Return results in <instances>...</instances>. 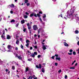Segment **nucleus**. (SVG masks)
<instances>
[{
    "label": "nucleus",
    "instance_id": "1",
    "mask_svg": "<svg viewBox=\"0 0 79 79\" xmlns=\"http://www.w3.org/2000/svg\"><path fill=\"white\" fill-rule=\"evenodd\" d=\"M68 12H67L68 15H65L64 17V18L65 19H67L68 18H71V17L73 16V12H71L70 14L68 13Z\"/></svg>",
    "mask_w": 79,
    "mask_h": 79
},
{
    "label": "nucleus",
    "instance_id": "2",
    "mask_svg": "<svg viewBox=\"0 0 79 79\" xmlns=\"http://www.w3.org/2000/svg\"><path fill=\"white\" fill-rule=\"evenodd\" d=\"M27 26L28 27V29L29 30V31H30V34H31V33H32L31 32V30H32V29H31V25H30L29 23H28L27 24Z\"/></svg>",
    "mask_w": 79,
    "mask_h": 79
},
{
    "label": "nucleus",
    "instance_id": "3",
    "mask_svg": "<svg viewBox=\"0 0 79 79\" xmlns=\"http://www.w3.org/2000/svg\"><path fill=\"white\" fill-rule=\"evenodd\" d=\"M37 55V52H34V53H32L30 55V56H32L33 58H35V55Z\"/></svg>",
    "mask_w": 79,
    "mask_h": 79
},
{
    "label": "nucleus",
    "instance_id": "4",
    "mask_svg": "<svg viewBox=\"0 0 79 79\" xmlns=\"http://www.w3.org/2000/svg\"><path fill=\"white\" fill-rule=\"evenodd\" d=\"M33 28L34 31H36L37 29H38V27H37V25H34L33 26Z\"/></svg>",
    "mask_w": 79,
    "mask_h": 79
},
{
    "label": "nucleus",
    "instance_id": "5",
    "mask_svg": "<svg viewBox=\"0 0 79 79\" xmlns=\"http://www.w3.org/2000/svg\"><path fill=\"white\" fill-rule=\"evenodd\" d=\"M64 44L65 47H68L69 46L68 44H67L66 42H64Z\"/></svg>",
    "mask_w": 79,
    "mask_h": 79
},
{
    "label": "nucleus",
    "instance_id": "6",
    "mask_svg": "<svg viewBox=\"0 0 79 79\" xmlns=\"http://www.w3.org/2000/svg\"><path fill=\"white\" fill-rule=\"evenodd\" d=\"M11 45H9L7 46V48H8V49H9V50H11Z\"/></svg>",
    "mask_w": 79,
    "mask_h": 79
},
{
    "label": "nucleus",
    "instance_id": "7",
    "mask_svg": "<svg viewBox=\"0 0 79 79\" xmlns=\"http://www.w3.org/2000/svg\"><path fill=\"white\" fill-rule=\"evenodd\" d=\"M56 61H57V60H58V61H60V60H61V59L60 58V57H56Z\"/></svg>",
    "mask_w": 79,
    "mask_h": 79
},
{
    "label": "nucleus",
    "instance_id": "8",
    "mask_svg": "<svg viewBox=\"0 0 79 79\" xmlns=\"http://www.w3.org/2000/svg\"><path fill=\"white\" fill-rule=\"evenodd\" d=\"M9 6L11 8H14L15 7V5L13 4H12L11 5H9Z\"/></svg>",
    "mask_w": 79,
    "mask_h": 79
},
{
    "label": "nucleus",
    "instance_id": "9",
    "mask_svg": "<svg viewBox=\"0 0 79 79\" xmlns=\"http://www.w3.org/2000/svg\"><path fill=\"white\" fill-rule=\"evenodd\" d=\"M11 39V36L10 35H7V39Z\"/></svg>",
    "mask_w": 79,
    "mask_h": 79
},
{
    "label": "nucleus",
    "instance_id": "10",
    "mask_svg": "<svg viewBox=\"0 0 79 79\" xmlns=\"http://www.w3.org/2000/svg\"><path fill=\"white\" fill-rule=\"evenodd\" d=\"M29 71V67H27L26 68L25 71L26 72H27V71Z\"/></svg>",
    "mask_w": 79,
    "mask_h": 79
},
{
    "label": "nucleus",
    "instance_id": "11",
    "mask_svg": "<svg viewBox=\"0 0 79 79\" xmlns=\"http://www.w3.org/2000/svg\"><path fill=\"white\" fill-rule=\"evenodd\" d=\"M43 48L44 50H45L47 48H46L45 46L44 45L43 46Z\"/></svg>",
    "mask_w": 79,
    "mask_h": 79
},
{
    "label": "nucleus",
    "instance_id": "12",
    "mask_svg": "<svg viewBox=\"0 0 79 79\" xmlns=\"http://www.w3.org/2000/svg\"><path fill=\"white\" fill-rule=\"evenodd\" d=\"M25 20H22L21 21V24H24V23H25Z\"/></svg>",
    "mask_w": 79,
    "mask_h": 79
},
{
    "label": "nucleus",
    "instance_id": "13",
    "mask_svg": "<svg viewBox=\"0 0 79 79\" xmlns=\"http://www.w3.org/2000/svg\"><path fill=\"white\" fill-rule=\"evenodd\" d=\"M33 16H35V17L36 18H37V14H35L34 13H33Z\"/></svg>",
    "mask_w": 79,
    "mask_h": 79
},
{
    "label": "nucleus",
    "instance_id": "14",
    "mask_svg": "<svg viewBox=\"0 0 79 79\" xmlns=\"http://www.w3.org/2000/svg\"><path fill=\"white\" fill-rule=\"evenodd\" d=\"M19 42V40L18 39L16 41V44H18Z\"/></svg>",
    "mask_w": 79,
    "mask_h": 79
},
{
    "label": "nucleus",
    "instance_id": "15",
    "mask_svg": "<svg viewBox=\"0 0 79 79\" xmlns=\"http://www.w3.org/2000/svg\"><path fill=\"white\" fill-rule=\"evenodd\" d=\"M41 71L42 73H45V69H44V68H42Z\"/></svg>",
    "mask_w": 79,
    "mask_h": 79
},
{
    "label": "nucleus",
    "instance_id": "16",
    "mask_svg": "<svg viewBox=\"0 0 79 79\" xmlns=\"http://www.w3.org/2000/svg\"><path fill=\"white\" fill-rule=\"evenodd\" d=\"M39 68H40V69H41L42 68V65H41V64H39Z\"/></svg>",
    "mask_w": 79,
    "mask_h": 79
},
{
    "label": "nucleus",
    "instance_id": "17",
    "mask_svg": "<svg viewBox=\"0 0 79 79\" xmlns=\"http://www.w3.org/2000/svg\"><path fill=\"white\" fill-rule=\"evenodd\" d=\"M75 34H77L79 33V31L78 30H76L75 31Z\"/></svg>",
    "mask_w": 79,
    "mask_h": 79
},
{
    "label": "nucleus",
    "instance_id": "18",
    "mask_svg": "<svg viewBox=\"0 0 79 79\" xmlns=\"http://www.w3.org/2000/svg\"><path fill=\"white\" fill-rule=\"evenodd\" d=\"M44 16H43V19H45V18L46 17V15H45V14H44Z\"/></svg>",
    "mask_w": 79,
    "mask_h": 79
},
{
    "label": "nucleus",
    "instance_id": "19",
    "mask_svg": "<svg viewBox=\"0 0 79 79\" xmlns=\"http://www.w3.org/2000/svg\"><path fill=\"white\" fill-rule=\"evenodd\" d=\"M12 68L13 70H15V66H12Z\"/></svg>",
    "mask_w": 79,
    "mask_h": 79
},
{
    "label": "nucleus",
    "instance_id": "20",
    "mask_svg": "<svg viewBox=\"0 0 79 79\" xmlns=\"http://www.w3.org/2000/svg\"><path fill=\"white\" fill-rule=\"evenodd\" d=\"M71 69H75V67H71L70 68Z\"/></svg>",
    "mask_w": 79,
    "mask_h": 79
},
{
    "label": "nucleus",
    "instance_id": "21",
    "mask_svg": "<svg viewBox=\"0 0 79 79\" xmlns=\"http://www.w3.org/2000/svg\"><path fill=\"white\" fill-rule=\"evenodd\" d=\"M18 58L19 59V60H21V59H22V57H21V56H18Z\"/></svg>",
    "mask_w": 79,
    "mask_h": 79
},
{
    "label": "nucleus",
    "instance_id": "22",
    "mask_svg": "<svg viewBox=\"0 0 79 79\" xmlns=\"http://www.w3.org/2000/svg\"><path fill=\"white\" fill-rule=\"evenodd\" d=\"M15 21V20L14 19H13L11 20V21H10V23H14Z\"/></svg>",
    "mask_w": 79,
    "mask_h": 79
},
{
    "label": "nucleus",
    "instance_id": "23",
    "mask_svg": "<svg viewBox=\"0 0 79 79\" xmlns=\"http://www.w3.org/2000/svg\"><path fill=\"white\" fill-rule=\"evenodd\" d=\"M34 16V13H32V14H31L30 15V17H32V16Z\"/></svg>",
    "mask_w": 79,
    "mask_h": 79
},
{
    "label": "nucleus",
    "instance_id": "24",
    "mask_svg": "<svg viewBox=\"0 0 79 79\" xmlns=\"http://www.w3.org/2000/svg\"><path fill=\"white\" fill-rule=\"evenodd\" d=\"M26 43H27V44H29L28 43H29V40H27Z\"/></svg>",
    "mask_w": 79,
    "mask_h": 79
},
{
    "label": "nucleus",
    "instance_id": "25",
    "mask_svg": "<svg viewBox=\"0 0 79 79\" xmlns=\"http://www.w3.org/2000/svg\"><path fill=\"white\" fill-rule=\"evenodd\" d=\"M32 60V58L28 59V61H31Z\"/></svg>",
    "mask_w": 79,
    "mask_h": 79
},
{
    "label": "nucleus",
    "instance_id": "26",
    "mask_svg": "<svg viewBox=\"0 0 79 79\" xmlns=\"http://www.w3.org/2000/svg\"><path fill=\"white\" fill-rule=\"evenodd\" d=\"M24 18L25 19H26L27 18V15H25L24 16Z\"/></svg>",
    "mask_w": 79,
    "mask_h": 79
},
{
    "label": "nucleus",
    "instance_id": "27",
    "mask_svg": "<svg viewBox=\"0 0 79 79\" xmlns=\"http://www.w3.org/2000/svg\"><path fill=\"white\" fill-rule=\"evenodd\" d=\"M29 43H27V44L26 45V46L27 47H29Z\"/></svg>",
    "mask_w": 79,
    "mask_h": 79
},
{
    "label": "nucleus",
    "instance_id": "28",
    "mask_svg": "<svg viewBox=\"0 0 79 79\" xmlns=\"http://www.w3.org/2000/svg\"><path fill=\"white\" fill-rule=\"evenodd\" d=\"M37 15L38 16V17H40V15L39 14H37Z\"/></svg>",
    "mask_w": 79,
    "mask_h": 79
},
{
    "label": "nucleus",
    "instance_id": "29",
    "mask_svg": "<svg viewBox=\"0 0 79 79\" xmlns=\"http://www.w3.org/2000/svg\"><path fill=\"white\" fill-rule=\"evenodd\" d=\"M21 48H22V49H23L24 48V47L23 46L22 44L21 45Z\"/></svg>",
    "mask_w": 79,
    "mask_h": 79
},
{
    "label": "nucleus",
    "instance_id": "30",
    "mask_svg": "<svg viewBox=\"0 0 79 79\" xmlns=\"http://www.w3.org/2000/svg\"><path fill=\"white\" fill-rule=\"evenodd\" d=\"M58 73H59V74H60V73H61V69H60L58 71Z\"/></svg>",
    "mask_w": 79,
    "mask_h": 79
},
{
    "label": "nucleus",
    "instance_id": "31",
    "mask_svg": "<svg viewBox=\"0 0 79 79\" xmlns=\"http://www.w3.org/2000/svg\"><path fill=\"white\" fill-rule=\"evenodd\" d=\"M2 32V34H3V35H5V30H3Z\"/></svg>",
    "mask_w": 79,
    "mask_h": 79
},
{
    "label": "nucleus",
    "instance_id": "32",
    "mask_svg": "<svg viewBox=\"0 0 79 79\" xmlns=\"http://www.w3.org/2000/svg\"><path fill=\"white\" fill-rule=\"evenodd\" d=\"M73 53L74 55H76V52L75 51L73 52Z\"/></svg>",
    "mask_w": 79,
    "mask_h": 79
},
{
    "label": "nucleus",
    "instance_id": "33",
    "mask_svg": "<svg viewBox=\"0 0 79 79\" xmlns=\"http://www.w3.org/2000/svg\"><path fill=\"white\" fill-rule=\"evenodd\" d=\"M24 2L25 3H27V2H28V0H25Z\"/></svg>",
    "mask_w": 79,
    "mask_h": 79
},
{
    "label": "nucleus",
    "instance_id": "34",
    "mask_svg": "<svg viewBox=\"0 0 79 79\" xmlns=\"http://www.w3.org/2000/svg\"><path fill=\"white\" fill-rule=\"evenodd\" d=\"M55 56H53L52 57H51V58L52 59H53V60H54V58H55Z\"/></svg>",
    "mask_w": 79,
    "mask_h": 79
},
{
    "label": "nucleus",
    "instance_id": "35",
    "mask_svg": "<svg viewBox=\"0 0 79 79\" xmlns=\"http://www.w3.org/2000/svg\"><path fill=\"white\" fill-rule=\"evenodd\" d=\"M29 5H30V3H27V6H29Z\"/></svg>",
    "mask_w": 79,
    "mask_h": 79
},
{
    "label": "nucleus",
    "instance_id": "36",
    "mask_svg": "<svg viewBox=\"0 0 79 79\" xmlns=\"http://www.w3.org/2000/svg\"><path fill=\"white\" fill-rule=\"evenodd\" d=\"M19 25V23H18L16 24L15 26L16 27H18V26Z\"/></svg>",
    "mask_w": 79,
    "mask_h": 79
},
{
    "label": "nucleus",
    "instance_id": "37",
    "mask_svg": "<svg viewBox=\"0 0 79 79\" xmlns=\"http://www.w3.org/2000/svg\"><path fill=\"white\" fill-rule=\"evenodd\" d=\"M18 54H15V58H17L18 57Z\"/></svg>",
    "mask_w": 79,
    "mask_h": 79
},
{
    "label": "nucleus",
    "instance_id": "38",
    "mask_svg": "<svg viewBox=\"0 0 79 79\" xmlns=\"http://www.w3.org/2000/svg\"><path fill=\"white\" fill-rule=\"evenodd\" d=\"M28 55H31V52H30L28 51Z\"/></svg>",
    "mask_w": 79,
    "mask_h": 79
},
{
    "label": "nucleus",
    "instance_id": "39",
    "mask_svg": "<svg viewBox=\"0 0 79 79\" xmlns=\"http://www.w3.org/2000/svg\"><path fill=\"white\" fill-rule=\"evenodd\" d=\"M68 54L69 55H73V54H72V52H71V53H68Z\"/></svg>",
    "mask_w": 79,
    "mask_h": 79
},
{
    "label": "nucleus",
    "instance_id": "40",
    "mask_svg": "<svg viewBox=\"0 0 79 79\" xmlns=\"http://www.w3.org/2000/svg\"><path fill=\"white\" fill-rule=\"evenodd\" d=\"M32 79V78L31 76L29 77V78H28V79Z\"/></svg>",
    "mask_w": 79,
    "mask_h": 79
},
{
    "label": "nucleus",
    "instance_id": "41",
    "mask_svg": "<svg viewBox=\"0 0 79 79\" xmlns=\"http://www.w3.org/2000/svg\"><path fill=\"white\" fill-rule=\"evenodd\" d=\"M72 52H73V50L72 49H70L69 50V52H70V53H72Z\"/></svg>",
    "mask_w": 79,
    "mask_h": 79
},
{
    "label": "nucleus",
    "instance_id": "42",
    "mask_svg": "<svg viewBox=\"0 0 79 79\" xmlns=\"http://www.w3.org/2000/svg\"><path fill=\"white\" fill-rule=\"evenodd\" d=\"M36 68H38V69H39V65H36Z\"/></svg>",
    "mask_w": 79,
    "mask_h": 79
},
{
    "label": "nucleus",
    "instance_id": "43",
    "mask_svg": "<svg viewBox=\"0 0 79 79\" xmlns=\"http://www.w3.org/2000/svg\"><path fill=\"white\" fill-rule=\"evenodd\" d=\"M55 56H56V58H57V57L58 56V54H55Z\"/></svg>",
    "mask_w": 79,
    "mask_h": 79
},
{
    "label": "nucleus",
    "instance_id": "44",
    "mask_svg": "<svg viewBox=\"0 0 79 79\" xmlns=\"http://www.w3.org/2000/svg\"><path fill=\"white\" fill-rule=\"evenodd\" d=\"M40 56H41L40 55H38V56H37V57H38V58H40Z\"/></svg>",
    "mask_w": 79,
    "mask_h": 79
},
{
    "label": "nucleus",
    "instance_id": "45",
    "mask_svg": "<svg viewBox=\"0 0 79 79\" xmlns=\"http://www.w3.org/2000/svg\"><path fill=\"white\" fill-rule=\"evenodd\" d=\"M67 77H68V76H67V75H65L64 77L65 79H67Z\"/></svg>",
    "mask_w": 79,
    "mask_h": 79
},
{
    "label": "nucleus",
    "instance_id": "46",
    "mask_svg": "<svg viewBox=\"0 0 79 79\" xmlns=\"http://www.w3.org/2000/svg\"><path fill=\"white\" fill-rule=\"evenodd\" d=\"M39 19L40 20L41 22H42V19H41V18L40 17L39 18Z\"/></svg>",
    "mask_w": 79,
    "mask_h": 79
},
{
    "label": "nucleus",
    "instance_id": "47",
    "mask_svg": "<svg viewBox=\"0 0 79 79\" xmlns=\"http://www.w3.org/2000/svg\"><path fill=\"white\" fill-rule=\"evenodd\" d=\"M25 14H26V15H29V13H28L27 12H26Z\"/></svg>",
    "mask_w": 79,
    "mask_h": 79
},
{
    "label": "nucleus",
    "instance_id": "48",
    "mask_svg": "<svg viewBox=\"0 0 79 79\" xmlns=\"http://www.w3.org/2000/svg\"><path fill=\"white\" fill-rule=\"evenodd\" d=\"M19 40L20 41H22V40H23V38H19Z\"/></svg>",
    "mask_w": 79,
    "mask_h": 79
},
{
    "label": "nucleus",
    "instance_id": "49",
    "mask_svg": "<svg viewBox=\"0 0 79 79\" xmlns=\"http://www.w3.org/2000/svg\"><path fill=\"white\" fill-rule=\"evenodd\" d=\"M16 36L17 39H18V37H19V36H18V35H16Z\"/></svg>",
    "mask_w": 79,
    "mask_h": 79
},
{
    "label": "nucleus",
    "instance_id": "50",
    "mask_svg": "<svg viewBox=\"0 0 79 79\" xmlns=\"http://www.w3.org/2000/svg\"><path fill=\"white\" fill-rule=\"evenodd\" d=\"M10 13L11 14H13V11L12 10L10 11Z\"/></svg>",
    "mask_w": 79,
    "mask_h": 79
},
{
    "label": "nucleus",
    "instance_id": "51",
    "mask_svg": "<svg viewBox=\"0 0 79 79\" xmlns=\"http://www.w3.org/2000/svg\"><path fill=\"white\" fill-rule=\"evenodd\" d=\"M26 28H24V29L23 30V32H26Z\"/></svg>",
    "mask_w": 79,
    "mask_h": 79
},
{
    "label": "nucleus",
    "instance_id": "52",
    "mask_svg": "<svg viewBox=\"0 0 79 79\" xmlns=\"http://www.w3.org/2000/svg\"><path fill=\"white\" fill-rule=\"evenodd\" d=\"M55 66H57V65H58V63H55Z\"/></svg>",
    "mask_w": 79,
    "mask_h": 79
},
{
    "label": "nucleus",
    "instance_id": "53",
    "mask_svg": "<svg viewBox=\"0 0 79 79\" xmlns=\"http://www.w3.org/2000/svg\"><path fill=\"white\" fill-rule=\"evenodd\" d=\"M34 47H35V49H37V46H34Z\"/></svg>",
    "mask_w": 79,
    "mask_h": 79
},
{
    "label": "nucleus",
    "instance_id": "54",
    "mask_svg": "<svg viewBox=\"0 0 79 79\" xmlns=\"http://www.w3.org/2000/svg\"><path fill=\"white\" fill-rule=\"evenodd\" d=\"M31 77L32 78H33L34 79V78H35V75H33L32 77Z\"/></svg>",
    "mask_w": 79,
    "mask_h": 79
},
{
    "label": "nucleus",
    "instance_id": "55",
    "mask_svg": "<svg viewBox=\"0 0 79 79\" xmlns=\"http://www.w3.org/2000/svg\"><path fill=\"white\" fill-rule=\"evenodd\" d=\"M18 48L17 47H15V50H18Z\"/></svg>",
    "mask_w": 79,
    "mask_h": 79
},
{
    "label": "nucleus",
    "instance_id": "56",
    "mask_svg": "<svg viewBox=\"0 0 79 79\" xmlns=\"http://www.w3.org/2000/svg\"><path fill=\"white\" fill-rule=\"evenodd\" d=\"M39 14H42V11H39Z\"/></svg>",
    "mask_w": 79,
    "mask_h": 79
},
{
    "label": "nucleus",
    "instance_id": "57",
    "mask_svg": "<svg viewBox=\"0 0 79 79\" xmlns=\"http://www.w3.org/2000/svg\"><path fill=\"white\" fill-rule=\"evenodd\" d=\"M41 22H42V24H45V23H44V22H43L42 21Z\"/></svg>",
    "mask_w": 79,
    "mask_h": 79
},
{
    "label": "nucleus",
    "instance_id": "58",
    "mask_svg": "<svg viewBox=\"0 0 79 79\" xmlns=\"http://www.w3.org/2000/svg\"><path fill=\"white\" fill-rule=\"evenodd\" d=\"M30 50H32V47H30Z\"/></svg>",
    "mask_w": 79,
    "mask_h": 79
},
{
    "label": "nucleus",
    "instance_id": "59",
    "mask_svg": "<svg viewBox=\"0 0 79 79\" xmlns=\"http://www.w3.org/2000/svg\"><path fill=\"white\" fill-rule=\"evenodd\" d=\"M77 45L79 46V41L77 43Z\"/></svg>",
    "mask_w": 79,
    "mask_h": 79
},
{
    "label": "nucleus",
    "instance_id": "60",
    "mask_svg": "<svg viewBox=\"0 0 79 79\" xmlns=\"http://www.w3.org/2000/svg\"><path fill=\"white\" fill-rule=\"evenodd\" d=\"M5 71H6V72H8V69H6Z\"/></svg>",
    "mask_w": 79,
    "mask_h": 79
},
{
    "label": "nucleus",
    "instance_id": "61",
    "mask_svg": "<svg viewBox=\"0 0 79 79\" xmlns=\"http://www.w3.org/2000/svg\"><path fill=\"white\" fill-rule=\"evenodd\" d=\"M75 66H77V63H76L75 65Z\"/></svg>",
    "mask_w": 79,
    "mask_h": 79
},
{
    "label": "nucleus",
    "instance_id": "62",
    "mask_svg": "<svg viewBox=\"0 0 79 79\" xmlns=\"http://www.w3.org/2000/svg\"><path fill=\"white\" fill-rule=\"evenodd\" d=\"M35 44H37V41H35Z\"/></svg>",
    "mask_w": 79,
    "mask_h": 79
},
{
    "label": "nucleus",
    "instance_id": "63",
    "mask_svg": "<svg viewBox=\"0 0 79 79\" xmlns=\"http://www.w3.org/2000/svg\"><path fill=\"white\" fill-rule=\"evenodd\" d=\"M4 37V36H3V35H1V37L2 38H3V37Z\"/></svg>",
    "mask_w": 79,
    "mask_h": 79
},
{
    "label": "nucleus",
    "instance_id": "64",
    "mask_svg": "<svg viewBox=\"0 0 79 79\" xmlns=\"http://www.w3.org/2000/svg\"><path fill=\"white\" fill-rule=\"evenodd\" d=\"M34 37H37V35L36 34H35L34 35Z\"/></svg>",
    "mask_w": 79,
    "mask_h": 79
}]
</instances>
